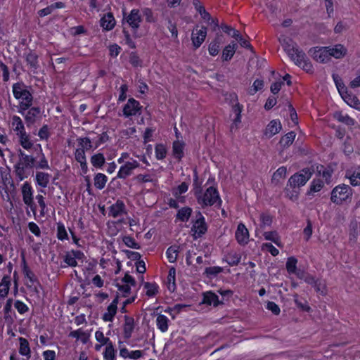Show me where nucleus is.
<instances>
[{"mask_svg":"<svg viewBox=\"0 0 360 360\" xmlns=\"http://www.w3.org/2000/svg\"><path fill=\"white\" fill-rule=\"evenodd\" d=\"M123 243L129 248L133 249H139L140 245L135 241V240L130 236H124L122 239Z\"/></svg>","mask_w":360,"mask_h":360,"instance_id":"nucleus-63","label":"nucleus"},{"mask_svg":"<svg viewBox=\"0 0 360 360\" xmlns=\"http://www.w3.org/2000/svg\"><path fill=\"white\" fill-rule=\"evenodd\" d=\"M100 25L105 30H111L115 25V20L112 13L105 15L100 20Z\"/></svg>","mask_w":360,"mask_h":360,"instance_id":"nucleus-23","label":"nucleus"},{"mask_svg":"<svg viewBox=\"0 0 360 360\" xmlns=\"http://www.w3.org/2000/svg\"><path fill=\"white\" fill-rule=\"evenodd\" d=\"M261 248L263 251L269 252L272 256H276L279 254L278 250L269 243H263Z\"/></svg>","mask_w":360,"mask_h":360,"instance_id":"nucleus-57","label":"nucleus"},{"mask_svg":"<svg viewBox=\"0 0 360 360\" xmlns=\"http://www.w3.org/2000/svg\"><path fill=\"white\" fill-rule=\"evenodd\" d=\"M144 288L146 289V294L148 297L154 296L158 290V285L154 283H145Z\"/></svg>","mask_w":360,"mask_h":360,"instance_id":"nucleus-50","label":"nucleus"},{"mask_svg":"<svg viewBox=\"0 0 360 360\" xmlns=\"http://www.w3.org/2000/svg\"><path fill=\"white\" fill-rule=\"evenodd\" d=\"M207 36V29L205 27H202L200 29L196 28L192 32L191 40L193 46L195 48H198L204 41Z\"/></svg>","mask_w":360,"mask_h":360,"instance_id":"nucleus-15","label":"nucleus"},{"mask_svg":"<svg viewBox=\"0 0 360 360\" xmlns=\"http://www.w3.org/2000/svg\"><path fill=\"white\" fill-rule=\"evenodd\" d=\"M19 353L27 357V359H30V347L27 340L24 338H19Z\"/></svg>","mask_w":360,"mask_h":360,"instance_id":"nucleus-35","label":"nucleus"},{"mask_svg":"<svg viewBox=\"0 0 360 360\" xmlns=\"http://www.w3.org/2000/svg\"><path fill=\"white\" fill-rule=\"evenodd\" d=\"M282 129V125L278 120H271L266 127L264 131V136L266 139H270L278 134Z\"/></svg>","mask_w":360,"mask_h":360,"instance_id":"nucleus-16","label":"nucleus"},{"mask_svg":"<svg viewBox=\"0 0 360 360\" xmlns=\"http://www.w3.org/2000/svg\"><path fill=\"white\" fill-rule=\"evenodd\" d=\"M193 4H195L197 11L200 14L202 18L204 19L205 20H207V22H210V20L212 18L210 15L205 10V8L202 6L198 5L197 0H193Z\"/></svg>","mask_w":360,"mask_h":360,"instance_id":"nucleus-58","label":"nucleus"},{"mask_svg":"<svg viewBox=\"0 0 360 360\" xmlns=\"http://www.w3.org/2000/svg\"><path fill=\"white\" fill-rule=\"evenodd\" d=\"M26 60L30 67L37 69L38 67L37 56L34 53H29L26 56Z\"/></svg>","mask_w":360,"mask_h":360,"instance_id":"nucleus-59","label":"nucleus"},{"mask_svg":"<svg viewBox=\"0 0 360 360\" xmlns=\"http://www.w3.org/2000/svg\"><path fill=\"white\" fill-rule=\"evenodd\" d=\"M118 297H117L108 307L107 311L103 315L105 321H112L117 313Z\"/></svg>","mask_w":360,"mask_h":360,"instance_id":"nucleus-20","label":"nucleus"},{"mask_svg":"<svg viewBox=\"0 0 360 360\" xmlns=\"http://www.w3.org/2000/svg\"><path fill=\"white\" fill-rule=\"evenodd\" d=\"M263 236L265 240L273 242L278 247H283L281 237L276 231H266L264 232Z\"/></svg>","mask_w":360,"mask_h":360,"instance_id":"nucleus-33","label":"nucleus"},{"mask_svg":"<svg viewBox=\"0 0 360 360\" xmlns=\"http://www.w3.org/2000/svg\"><path fill=\"white\" fill-rule=\"evenodd\" d=\"M219 48L220 43L218 41L214 40L212 41L208 47L209 53L212 56H217L219 53Z\"/></svg>","mask_w":360,"mask_h":360,"instance_id":"nucleus-61","label":"nucleus"},{"mask_svg":"<svg viewBox=\"0 0 360 360\" xmlns=\"http://www.w3.org/2000/svg\"><path fill=\"white\" fill-rule=\"evenodd\" d=\"M57 238L60 240L68 239V233L65 226L62 223H58L57 226Z\"/></svg>","mask_w":360,"mask_h":360,"instance_id":"nucleus-60","label":"nucleus"},{"mask_svg":"<svg viewBox=\"0 0 360 360\" xmlns=\"http://www.w3.org/2000/svg\"><path fill=\"white\" fill-rule=\"evenodd\" d=\"M184 145L179 141H175L173 143V154L175 158L181 159L183 156Z\"/></svg>","mask_w":360,"mask_h":360,"instance_id":"nucleus-53","label":"nucleus"},{"mask_svg":"<svg viewBox=\"0 0 360 360\" xmlns=\"http://www.w3.org/2000/svg\"><path fill=\"white\" fill-rule=\"evenodd\" d=\"M195 196L198 204L202 207L212 206L221 202L217 190L212 186L208 188L203 193H195Z\"/></svg>","mask_w":360,"mask_h":360,"instance_id":"nucleus-3","label":"nucleus"},{"mask_svg":"<svg viewBox=\"0 0 360 360\" xmlns=\"http://www.w3.org/2000/svg\"><path fill=\"white\" fill-rule=\"evenodd\" d=\"M280 41L284 50L295 65L302 68L306 72L312 70V65L308 60L306 54L295 44L290 40L287 41L282 39H280Z\"/></svg>","mask_w":360,"mask_h":360,"instance_id":"nucleus-1","label":"nucleus"},{"mask_svg":"<svg viewBox=\"0 0 360 360\" xmlns=\"http://www.w3.org/2000/svg\"><path fill=\"white\" fill-rule=\"evenodd\" d=\"M312 173L313 172L309 168L303 169L299 173H296L290 176L288 186L293 188L304 186L311 177Z\"/></svg>","mask_w":360,"mask_h":360,"instance_id":"nucleus-5","label":"nucleus"},{"mask_svg":"<svg viewBox=\"0 0 360 360\" xmlns=\"http://www.w3.org/2000/svg\"><path fill=\"white\" fill-rule=\"evenodd\" d=\"M175 275L176 270L174 267L169 269L167 276L168 288L169 290H174L175 288Z\"/></svg>","mask_w":360,"mask_h":360,"instance_id":"nucleus-52","label":"nucleus"},{"mask_svg":"<svg viewBox=\"0 0 360 360\" xmlns=\"http://www.w3.org/2000/svg\"><path fill=\"white\" fill-rule=\"evenodd\" d=\"M51 175L48 173L38 172L36 173V182L41 188H46L49 184Z\"/></svg>","mask_w":360,"mask_h":360,"instance_id":"nucleus-30","label":"nucleus"},{"mask_svg":"<svg viewBox=\"0 0 360 360\" xmlns=\"http://www.w3.org/2000/svg\"><path fill=\"white\" fill-rule=\"evenodd\" d=\"M95 338L97 342L101 343V345H106L111 342L110 339L107 337H105L104 333L101 330L96 331Z\"/></svg>","mask_w":360,"mask_h":360,"instance_id":"nucleus-62","label":"nucleus"},{"mask_svg":"<svg viewBox=\"0 0 360 360\" xmlns=\"http://www.w3.org/2000/svg\"><path fill=\"white\" fill-rule=\"evenodd\" d=\"M352 194V189L348 185H338L333 189L330 200L335 204L341 205L344 202L351 200Z\"/></svg>","mask_w":360,"mask_h":360,"instance_id":"nucleus-4","label":"nucleus"},{"mask_svg":"<svg viewBox=\"0 0 360 360\" xmlns=\"http://www.w3.org/2000/svg\"><path fill=\"white\" fill-rule=\"evenodd\" d=\"M11 127L18 136L26 132L22 120L19 116L13 115L11 117Z\"/></svg>","mask_w":360,"mask_h":360,"instance_id":"nucleus-21","label":"nucleus"},{"mask_svg":"<svg viewBox=\"0 0 360 360\" xmlns=\"http://www.w3.org/2000/svg\"><path fill=\"white\" fill-rule=\"evenodd\" d=\"M10 281L7 276H4L0 283V297H5L8 292Z\"/></svg>","mask_w":360,"mask_h":360,"instance_id":"nucleus-44","label":"nucleus"},{"mask_svg":"<svg viewBox=\"0 0 360 360\" xmlns=\"http://www.w3.org/2000/svg\"><path fill=\"white\" fill-rule=\"evenodd\" d=\"M333 79L340 96L347 91L342 79L338 75L333 74Z\"/></svg>","mask_w":360,"mask_h":360,"instance_id":"nucleus-46","label":"nucleus"},{"mask_svg":"<svg viewBox=\"0 0 360 360\" xmlns=\"http://www.w3.org/2000/svg\"><path fill=\"white\" fill-rule=\"evenodd\" d=\"M297 260L293 257H289L286 262V269L290 274H295L298 278H302V272L297 269Z\"/></svg>","mask_w":360,"mask_h":360,"instance_id":"nucleus-25","label":"nucleus"},{"mask_svg":"<svg viewBox=\"0 0 360 360\" xmlns=\"http://www.w3.org/2000/svg\"><path fill=\"white\" fill-rule=\"evenodd\" d=\"M38 146L40 148L41 156L40 160L37 162H34V167L36 169H49L48 160L42 153L41 145L38 144Z\"/></svg>","mask_w":360,"mask_h":360,"instance_id":"nucleus-47","label":"nucleus"},{"mask_svg":"<svg viewBox=\"0 0 360 360\" xmlns=\"http://www.w3.org/2000/svg\"><path fill=\"white\" fill-rule=\"evenodd\" d=\"M155 322L157 328L162 333H165L167 331L169 320L165 315L158 314Z\"/></svg>","mask_w":360,"mask_h":360,"instance_id":"nucleus-29","label":"nucleus"},{"mask_svg":"<svg viewBox=\"0 0 360 360\" xmlns=\"http://www.w3.org/2000/svg\"><path fill=\"white\" fill-rule=\"evenodd\" d=\"M27 111H24V114H21L24 116L27 125L29 127L34 124L37 120L41 118V109L38 107H30Z\"/></svg>","mask_w":360,"mask_h":360,"instance_id":"nucleus-13","label":"nucleus"},{"mask_svg":"<svg viewBox=\"0 0 360 360\" xmlns=\"http://www.w3.org/2000/svg\"><path fill=\"white\" fill-rule=\"evenodd\" d=\"M155 153L158 160H162L166 157L167 150L165 145L160 143L155 146Z\"/></svg>","mask_w":360,"mask_h":360,"instance_id":"nucleus-49","label":"nucleus"},{"mask_svg":"<svg viewBox=\"0 0 360 360\" xmlns=\"http://www.w3.org/2000/svg\"><path fill=\"white\" fill-rule=\"evenodd\" d=\"M335 117L338 121L345 123L347 125H353L354 124V120L347 115L338 112L335 115Z\"/></svg>","mask_w":360,"mask_h":360,"instance_id":"nucleus-55","label":"nucleus"},{"mask_svg":"<svg viewBox=\"0 0 360 360\" xmlns=\"http://www.w3.org/2000/svg\"><path fill=\"white\" fill-rule=\"evenodd\" d=\"M188 186L186 183L183 182L180 185H179L173 191V195L179 199L181 202L184 201V198L181 197V194L186 193L188 191Z\"/></svg>","mask_w":360,"mask_h":360,"instance_id":"nucleus-39","label":"nucleus"},{"mask_svg":"<svg viewBox=\"0 0 360 360\" xmlns=\"http://www.w3.org/2000/svg\"><path fill=\"white\" fill-rule=\"evenodd\" d=\"M346 176L349 179L350 184L354 186L360 184V167H356L353 169L348 170Z\"/></svg>","mask_w":360,"mask_h":360,"instance_id":"nucleus-26","label":"nucleus"},{"mask_svg":"<svg viewBox=\"0 0 360 360\" xmlns=\"http://www.w3.org/2000/svg\"><path fill=\"white\" fill-rule=\"evenodd\" d=\"M108 181V177L103 173H97L94 178V186L96 188L101 190Z\"/></svg>","mask_w":360,"mask_h":360,"instance_id":"nucleus-37","label":"nucleus"},{"mask_svg":"<svg viewBox=\"0 0 360 360\" xmlns=\"http://www.w3.org/2000/svg\"><path fill=\"white\" fill-rule=\"evenodd\" d=\"M235 237L237 242L240 245H245L249 242L250 234L246 226L243 224L240 223L236 229L235 233Z\"/></svg>","mask_w":360,"mask_h":360,"instance_id":"nucleus-14","label":"nucleus"},{"mask_svg":"<svg viewBox=\"0 0 360 360\" xmlns=\"http://www.w3.org/2000/svg\"><path fill=\"white\" fill-rule=\"evenodd\" d=\"M330 53V58H334L335 59L342 58L347 53V49L342 44H335L333 46H328Z\"/></svg>","mask_w":360,"mask_h":360,"instance_id":"nucleus-17","label":"nucleus"},{"mask_svg":"<svg viewBox=\"0 0 360 360\" xmlns=\"http://www.w3.org/2000/svg\"><path fill=\"white\" fill-rule=\"evenodd\" d=\"M69 336L76 338L77 340H79L82 343L85 344L88 342L90 335L87 332L79 328L76 330L71 331Z\"/></svg>","mask_w":360,"mask_h":360,"instance_id":"nucleus-34","label":"nucleus"},{"mask_svg":"<svg viewBox=\"0 0 360 360\" xmlns=\"http://www.w3.org/2000/svg\"><path fill=\"white\" fill-rule=\"evenodd\" d=\"M123 22L127 23L134 30L138 29L141 22L139 10L132 9L128 15L124 13Z\"/></svg>","mask_w":360,"mask_h":360,"instance_id":"nucleus-9","label":"nucleus"},{"mask_svg":"<svg viewBox=\"0 0 360 360\" xmlns=\"http://www.w3.org/2000/svg\"><path fill=\"white\" fill-rule=\"evenodd\" d=\"M319 176L324 183L328 184L330 182V178L331 176V172L330 170L325 169L323 166L321 167V169L319 170Z\"/></svg>","mask_w":360,"mask_h":360,"instance_id":"nucleus-64","label":"nucleus"},{"mask_svg":"<svg viewBox=\"0 0 360 360\" xmlns=\"http://www.w3.org/2000/svg\"><path fill=\"white\" fill-rule=\"evenodd\" d=\"M192 210L186 207L180 209L177 213V218L181 221H187L191 217Z\"/></svg>","mask_w":360,"mask_h":360,"instance_id":"nucleus-43","label":"nucleus"},{"mask_svg":"<svg viewBox=\"0 0 360 360\" xmlns=\"http://www.w3.org/2000/svg\"><path fill=\"white\" fill-rule=\"evenodd\" d=\"M77 142L78 147L77 149H83V150L86 151L91 148V140L87 137L79 138Z\"/></svg>","mask_w":360,"mask_h":360,"instance_id":"nucleus-51","label":"nucleus"},{"mask_svg":"<svg viewBox=\"0 0 360 360\" xmlns=\"http://www.w3.org/2000/svg\"><path fill=\"white\" fill-rule=\"evenodd\" d=\"M15 172L16 176L18 178L20 181H22L25 178H27L30 174L29 169L16 164L15 166Z\"/></svg>","mask_w":360,"mask_h":360,"instance_id":"nucleus-41","label":"nucleus"},{"mask_svg":"<svg viewBox=\"0 0 360 360\" xmlns=\"http://www.w3.org/2000/svg\"><path fill=\"white\" fill-rule=\"evenodd\" d=\"M341 97L349 106L360 111V101L356 96L349 94L347 91Z\"/></svg>","mask_w":360,"mask_h":360,"instance_id":"nucleus-27","label":"nucleus"},{"mask_svg":"<svg viewBox=\"0 0 360 360\" xmlns=\"http://www.w3.org/2000/svg\"><path fill=\"white\" fill-rule=\"evenodd\" d=\"M240 254L235 251H231L225 256V261L230 266L237 265L240 262Z\"/></svg>","mask_w":360,"mask_h":360,"instance_id":"nucleus-36","label":"nucleus"},{"mask_svg":"<svg viewBox=\"0 0 360 360\" xmlns=\"http://www.w3.org/2000/svg\"><path fill=\"white\" fill-rule=\"evenodd\" d=\"M126 212V207L122 200H117L115 203L112 205L109 208V215L116 218L122 216Z\"/></svg>","mask_w":360,"mask_h":360,"instance_id":"nucleus-19","label":"nucleus"},{"mask_svg":"<svg viewBox=\"0 0 360 360\" xmlns=\"http://www.w3.org/2000/svg\"><path fill=\"white\" fill-rule=\"evenodd\" d=\"M178 252L179 248L176 246H171L167 249L166 255L169 262L174 263L176 262L178 256Z\"/></svg>","mask_w":360,"mask_h":360,"instance_id":"nucleus-48","label":"nucleus"},{"mask_svg":"<svg viewBox=\"0 0 360 360\" xmlns=\"http://www.w3.org/2000/svg\"><path fill=\"white\" fill-rule=\"evenodd\" d=\"M135 285L136 281L134 278L127 274L122 279L121 283H117V286L120 292L122 293L124 297H126L130 293L131 287L135 286Z\"/></svg>","mask_w":360,"mask_h":360,"instance_id":"nucleus-12","label":"nucleus"},{"mask_svg":"<svg viewBox=\"0 0 360 360\" xmlns=\"http://www.w3.org/2000/svg\"><path fill=\"white\" fill-rule=\"evenodd\" d=\"M314 287L317 292L321 295L326 294V283L325 281L320 279L316 280Z\"/></svg>","mask_w":360,"mask_h":360,"instance_id":"nucleus-56","label":"nucleus"},{"mask_svg":"<svg viewBox=\"0 0 360 360\" xmlns=\"http://www.w3.org/2000/svg\"><path fill=\"white\" fill-rule=\"evenodd\" d=\"M21 193L23 202L27 206L30 207L32 210H34L35 207H34L33 201L34 191L31 184L29 182L26 181L22 185Z\"/></svg>","mask_w":360,"mask_h":360,"instance_id":"nucleus-10","label":"nucleus"},{"mask_svg":"<svg viewBox=\"0 0 360 360\" xmlns=\"http://www.w3.org/2000/svg\"><path fill=\"white\" fill-rule=\"evenodd\" d=\"M203 303L208 305L218 306L220 304L219 297L214 292L209 291L203 295Z\"/></svg>","mask_w":360,"mask_h":360,"instance_id":"nucleus-31","label":"nucleus"},{"mask_svg":"<svg viewBox=\"0 0 360 360\" xmlns=\"http://www.w3.org/2000/svg\"><path fill=\"white\" fill-rule=\"evenodd\" d=\"M272 222V219L270 215L267 214H260V229H264L266 227L271 226Z\"/></svg>","mask_w":360,"mask_h":360,"instance_id":"nucleus-54","label":"nucleus"},{"mask_svg":"<svg viewBox=\"0 0 360 360\" xmlns=\"http://www.w3.org/2000/svg\"><path fill=\"white\" fill-rule=\"evenodd\" d=\"M20 146L25 150H29L33 146V143L30 140V135L25 132L18 136Z\"/></svg>","mask_w":360,"mask_h":360,"instance_id":"nucleus-38","label":"nucleus"},{"mask_svg":"<svg viewBox=\"0 0 360 360\" xmlns=\"http://www.w3.org/2000/svg\"><path fill=\"white\" fill-rule=\"evenodd\" d=\"M236 49L237 44L235 42L231 43L226 46L222 52V60L226 61L231 60L233 56Z\"/></svg>","mask_w":360,"mask_h":360,"instance_id":"nucleus-32","label":"nucleus"},{"mask_svg":"<svg viewBox=\"0 0 360 360\" xmlns=\"http://www.w3.org/2000/svg\"><path fill=\"white\" fill-rule=\"evenodd\" d=\"M139 167V163L133 159L126 161L120 168L117 172V178L126 179L132 174L134 169Z\"/></svg>","mask_w":360,"mask_h":360,"instance_id":"nucleus-8","label":"nucleus"},{"mask_svg":"<svg viewBox=\"0 0 360 360\" xmlns=\"http://www.w3.org/2000/svg\"><path fill=\"white\" fill-rule=\"evenodd\" d=\"M134 320L132 317L127 316H124V323L123 325V333L124 337L126 339H129L134 331Z\"/></svg>","mask_w":360,"mask_h":360,"instance_id":"nucleus-22","label":"nucleus"},{"mask_svg":"<svg viewBox=\"0 0 360 360\" xmlns=\"http://www.w3.org/2000/svg\"><path fill=\"white\" fill-rule=\"evenodd\" d=\"M325 184L326 183H324L323 180H322L321 178L314 179L310 184V187L307 191V195H314L315 193L320 191L323 188Z\"/></svg>","mask_w":360,"mask_h":360,"instance_id":"nucleus-28","label":"nucleus"},{"mask_svg":"<svg viewBox=\"0 0 360 360\" xmlns=\"http://www.w3.org/2000/svg\"><path fill=\"white\" fill-rule=\"evenodd\" d=\"M105 157L102 153H97L91 158V163L95 167L101 168L105 163Z\"/></svg>","mask_w":360,"mask_h":360,"instance_id":"nucleus-42","label":"nucleus"},{"mask_svg":"<svg viewBox=\"0 0 360 360\" xmlns=\"http://www.w3.org/2000/svg\"><path fill=\"white\" fill-rule=\"evenodd\" d=\"M14 97L19 100L18 112L24 114L32 105L33 97L23 83H15L12 86Z\"/></svg>","mask_w":360,"mask_h":360,"instance_id":"nucleus-2","label":"nucleus"},{"mask_svg":"<svg viewBox=\"0 0 360 360\" xmlns=\"http://www.w3.org/2000/svg\"><path fill=\"white\" fill-rule=\"evenodd\" d=\"M207 227L205 223V217L200 212L196 216V220L194 221L191 228L193 236L197 238L201 237L207 231Z\"/></svg>","mask_w":360,"mask_h":360,"instance_id":"nucleus-7","label":"nucleus"},{"mask_svg":"<svg viewBox=\"0 0 360 360\" xmlns=\"http://www.w3.org/2000/svg\"><path fill=\"white\" fill-rule=\"evenodd\" d=\"M328 46L316 47L311 49V56L313 58L319 63H328L330 60V53Z\"/></svg>","mask_w":360,"mask_h":360,"instance_id":"nucleus-11","label":"nucleus"},{"mask_svg":"<svg viewBox=\"0 0 360 360\" xmlns=\"http://www.w3.org/2000/svg\"><path fill=\"white\" fill-rule=\"evenodd\" d=\"M142 106L140 103L134 98H129L124 105L122 112L125 117L139 115L141 113Z\"/></svg>","mask_w":360,"mask_h":360,"instance_id":"nucleus-6","label":"nucleus"},{"mask_svg":"<svg viewBox=\"0 0 360 360\" xmlns=\"http://www.w3.org/2000/svg\"><path fill=\"white\" fill-rule=\"evenodd\" d=\"M116 351L114 349L112 342L106 345L105 351L103 352V358L105 360H115V359Z\"/></svg>","mask_w":360,"mask_h":360,"instance_id":"nucleus-40","label":"nucleus"},{"mask_svg":"<svg viewBox=\"0 0 360 360\" xmlns=\"http://www.w3.org/2000/svg\"><path fill=\"white\" fill-rule=\"evenodd\" d=\"M295 138V133L293 131L288 132L280 140V143L283 147H288L291 145Z\"/></svg>","mask_w":360,"mask_h":360,"instance_id":"nucleus-45","label":"nucleus"},{"mask_svg":"<svg viewBox=\"0 0 360 360\" xmlns=\"http://www.w3.org/2000/svg\"><path fill=\"white\" fill-rule=\"evenodd\" d=\"M287 169L285 167H279L274 174L271 178V183L278 186L281 184L286 176Z\"/></svg>","mask_w":360,"mask_h":360,"instance_id":"nucleus-24","label":"nucleus"},{"mask_svg":"<svg viewBox=\"0 0 360 360\" xmlns=\"http://www.w3.org/2000/svg\"><path fill=\"white\" fill-rule=\"evenodd\" d=\"M35 159L33 156L25 154L21 150H19V161L17 164L27 169L34 167Z\"/></svg>","mask_w":360,"mask_h":360,"instance_id":"nucleus-18","label":"nucleus"}]
</instances>
